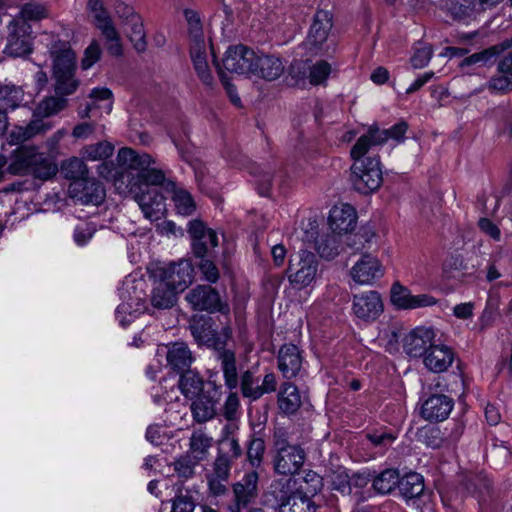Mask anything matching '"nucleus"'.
<instances>
[{
	"mask_svg": "<svg viewBox=\"0 0 512 512\" xmlns=\"http://www.w3.org/2000/svg\"><path fill=\"white\" fill-rule=\"evenodd\" d=\"M114 152V146L108 141L86 145L81 150L83 159L90 161H105Z\"/></svg>",
	"mask_w": 512,
	"mask_h": 512,
	"instance_id": "09e8293b",
	"label": "nucleus"
},
{
	"mask_svg": "<svg viewBox=\"0 0 512 512\" xmlns=\"http://www.w3.org/2000/svg\"><path fill=\"white\" fill-rule=\"evenodd\" d=\"M74 198L84 205H100L105 199V189L103 185L94 180L86 178L82 182H76L72 186Z\"/></svg>",
	"mask_w": 512,
	"mask_h": 512,
	"instance_id": "b1692460",
	"label": "nucleus"
},
{
	"mask_svg": "<svg viewBox=\"0 0 512 512\" xmlns=\"http://www.w3.org/2000/svg\"><path fill=\"white\" fill-rule=\"evenodd\" d=\"M489 90L498 93H507L512 91V73L511 76L507 74H501L492 77L488 82Z\"/></svg>",
	"mask_w": 512,
	"mask_h": 512,
	"instance_id": "774afa93",
	"label": "nucleus"
},
{
	"mask_svg": "<svg viewBox=\"0 0 512 512\" xmlns=\"http://www.w3.org/2000/svg\"><path fill=\"white\" fill-rule=\"evenodd\" d=\"M454 361V353L446 345L432 343L427 350L423 362L427 369L434 373H441L448 369Z\"/></svg>",
	"mask_w": 512,
	"mask_h": 512,
	"instance_id": "bb28decb",
	"label": "nucleus"
},
{
	"mask_svg": "<svg viewBox=\"0 0 512 512\" xmlns=\"http://www.w3.org/2000/svg\"><path fill=\"white\" fill-rule=\"evenodd\" d=\"M284 70L285 66L280 57L256 52L250 75L266 81H274L284 73Z\"/></svg>",
	"mask_w": 512,
	"mask_h": 512,
	"instance_id": "a211bd4d",
	"label": "nucleus"
},
{
	"mask_svg": "<svg viewBox=\"0 0 512 512\" xmlns=\"http://www.w3.org/2000/svg\"><path fill=\"white\" fill-rule=\"evenodd\" d=\"M434 336L431 328H415L404 337L403 350L410 357H424L432 345Z\"/></svg>",
	"mask_w": 512,
	"mask_h": 512,
	"instance_id": "412c9836",
	"label": "nucleus"
},
{
	"mask_svg": "<svg viewBox=\"0 0 512 512\" xmlns=\"http://www.w3.org/2000/svg\"><path fill=\"white\" fill-rule=\"evenodd\" d=\"M331 73V65L324 60L316 62L310 67L309 80L312 85H319L326 81Z\"/></svg>",
	"mask_w": 512,
	"mask_h": 512,
	"instance_id": "052dcab7",
	"label": "nucleus"
},
{
	"mask_svg": "<svg viewBox=\"0 0 512 512\" xmlns=\"http://www.w3.org/2000/svg\"><path fill=\"white\" fill-rule=\"evenodd\" d=\"M48 15L49 10L46 5L30 1L21 6L19 16L14 19H23L28 23V21H40L47 18Z\"/></svg>",
	"mask_w": 512,
	"mask_h": 512,
	"instance_id": "864d4df0",
	"label": "nucleus"
},
{
	"mask_svg": "<svg viewBox=\"0 0 512 512\" xmlns=\"http://www.w3.org/2000/svg\"><path fill=\"white\" fill-rule=\"evenodd\" d=\"M319 268L317 256L308 250H300L289 258L287 277L298 289L309 286L316 278Z\"/></svg>",
	"mask_w": 512,
	"mask_h": 512,
	"instance_id": "39448f33",
	"label": "nucleus"
},
{
	"mask_svg": "<svg viewBox=\"0 0 512 512\" xmlns=\"http://www.w3.org/2000/svg\"><path fill=\"white\" fill-rule=\"evenodd\" d=\"M268 496L274 498L279 512H316L314 502L297 489L296 480L293 478L274 480Z\"/></svg>",
	"mask_w": 512,
	"mask_h": 512,
	"instance_id": "7ed1b4c3",
	"label": "nucleus"
},
{
	"mask_svg": "<svg viewBox=\"0 0 512 512\" xmlns=\"http://www.w3.org/2000/svg\"><path fill=\"white\" fill-rule=\"evenodd\" d=\"M24 99L23 90L14 85L0 82V109L7 112L8 109L17 108Z\"/></svg>",
	"mask_w": 512,
	"mask_h": 512,
	"instance_id": "c03bdc74",
	"label": "nucleus"
},
{
	"mask_svg": "<svg viewBox=\"0 0 512 512\" xmlns=\"http://www.w3.org/2000/svg\"><path fill=\"white\" fill-rule=\"evenodd\" d=\"M399 472L397 469L388 468L373 476L372 485L374 490L379 494H389L399 482Z\"/></svg>",
	"mask_w": 512,
	"mask_h": 512,
	"instance_id": "a18cd8bd",
	"label": "nucleus"
},
{
	"mask_svg": "<svg viewBox=\"0 0 512 512\" xmlns=\"http://www.w3.org/2000/svg\"><path fill=\"white\" fill-rule=\"evenodd\" d=\"M476 0H445L443 11L455 21L472 16Z\"/></svg>",
	"mask_w": 512,
	"mask_h": 512,
	"instance_id": "37998d69",
	"label": "nucleus"
},
{
	"mask_svg": "<svg viewBox=\"0 0 512 512\" xmlns=\"http://www.w3.org/2000/svg\"><path fill=\"white\" fill-rule=\"evenodd\" d=\"M47 47L52 58V75L76 73V53L68 41L50 35Z\"/></svg>",
	"mask_w": 512,
	"mask_h": 512,
	"instance_id": "9d476101",
	"label": "nucleus"
},
{
	"mask_svg": "<svg viewBox=\"0 0 512 512\" xmlns=\"http://www.w3.org/2000/svg\"><path fill=\"white\" fill-rule=\"evenodd\" d=\"M433 54L432 46L425 43H418L414 48V54L412 55L410 62L416 69L425 67Z\"/></svg>",
	"mask_w": 512,
	"mask_h": 512,
	"instance_id": "bf43d9fd",
	"label": "nucleus"
},
{
	"mask_svg": "<svg viewBox=\"0 0 512 512\" xmlns=\"http://www.w3.org/2000/svg\"><path fill=\"white\" fill-rule=\"evenodd\" d=\"M37 159H40V153L35 147L20 146L10 155L7 171L12 175L30 174Z\"/></svg>",
	"mask_w": 512,
	"mask_h": 512,
	"instance_id": "5701e85b",
	"label": "nucleus"
},
{
	"mask_svg": "<svg viewBox=\"0 0 512 512\" xmlns=\"http://www.w3.org/2000/svg\"><path fill=\"white\" fill-rule=\"evenodd\" d=\"M184 16L188 25L190 47L207 45L204 37L202 22L198 12L192 9H185Z\"/></svg>",
	"mask_w": 512,
	"mask_h": 512,
	"instance_id": "a19ab883",
	"label": "nucleus"
},
{
	"mask_svg": "<svg viewBox=\"0 0 512 512\" xmlns=\"http://www.w3.org/2000/svg\"><path fill=\"white\" fill-rule=\"evenodd\" d=\"M68 100L63 96H49L44 98L37 106L34 116L49 117L64 110Z\"/></svg>",
	"mask_w": 512,
	"mask_h": 512,
	"instance_id": "8fccbe9b",
	"label": "nucleus"
},
{
	"mask_svg": "<svg viewBox=\"0 0 512 512\" xmlns=\"http://www.w3.org/2000/svg\"><path fill=\"white\" fill-rule=\"evenodd\" d=\"M260 380V376L253 369L242 372L238 383L242 396L250 401H256L263 395L276 391L277 378L275 373L267 372L261 383Z\"/></svg>",
	"mask_w": 512,
	"mask_h": 512,
	"instance_id": "0eeeda50",
	"label": "nucleus"
},
{
	"mask_svg": "<svg viewBox=\"0 0 512 512\" xmlns=\"http://www.w3.org/2000/svg\"><path fill=\"white\" fill-rule=\"evenodd\" d=\"M213 445V438L201 430L194 431L189 439V450L186 453L191 454L201 462L208 456L209 449Z\"/></svg>",
	"mask_w": 512,
	"mask_h": 512,
	"instance_id": "58836bf2",
	"label": "nucleus"
},
{
	"mask_svg": "<svg viewBox=\"0 0 512 512\" xmlns=\"http://www.w3.org/2000/svg\"><path fill=\"white\" fill-rule=\"evenodd\" d=\"M222 397V386L208 382L207 388L200 395L196 396L191 404L193 419L197 423H205L217 413L216 406Z\"/></svg>",
	"mask_w": 512,
	"mask_h": 512,
	"instance_id": "9b49d317",
	"label": "nucleus"
},
{
	"mask_svg": "<svg viewBox=\"0 0 512 512\" xmlns=\"http://www.w3.org/2000/svg\"><path fill=\"white\" fill-rule=\"evenodd\" d=\"M242 453L237 439L224 436L219 441L217 456L213 462L212 472L209 474L217 476L220 479H229L232 464L241 457Z\"/></svg>",
	"mask_w": 512,
	"mask_h": 512,
	"instance_id": "f8f14e48",
	"label": "nucleus"
},
{
	"mask_svg": "<svg viewBox=\"0 0 512 512\" xmlns=\"http://www.w3.org/2000/svg\"><path fill=\"white\" fill-rule=\"evenodd\" d=\"M117 162L127 170L126 187L145 217L152 221L160 219L165 211L164 198L153 187L165 183L164 172L153 166L155 161L149 154H139L128 147L118 151Z\"/></svg>",
	"mask_w": 512,
	"mask_h": 512,
	"instance_id": "f257e3e1",
	"label": "nucleus"
},
{
	"mask_svg": "<svg viewBox=\"0 0 512 512\" xmlns=\"http://www.w3.org/2000/svg\"><path fill=\"white\" fill-rule=\"evenodd\" d=\"M166 347L167 364L174 372L181 374L190 370L194 357L185 342H174Z\"/></svg>",
	"mask_w": 512,
	"mask_h": 512,
	"instance_id": "393cba45",
	"label": "nucleus"
},
{
	"mask_svg": "<svg viewBox=\"0 0 512 512\" xmlns=\"http://www.w3.org/2000/svg\"><path fill=\"white\" fill-rule=\"evenodd\" d=\"M398 489L406 500L418 498L424 491V479L416 472L407 473L403 477L399 476Z\"/></svg>",
	"mask_w": 512,
	"mask_h": 512,
	"instance_id": "c9c22d12",
	"label": "nucleus"
},
{
	"mask_svg": "<svg viewBox=\"0 0 512 512\" xmlns=\"http://www.w3.org/2000/svg\"><path fill=\"white\" fill-rule=\"evenodd\" d=\"M35 119H32L27 126H16L9 134V143L12 145H17L23 143L30 138L45 133L50 130L52 125L48 121H44L39 116H34Z\"/></svg>",
	"mask_w": 512,
	"mask_h": 512,
	"instance_id": "c756f323",
	"label": "nucleus"
},
{
	"mask_svg": "<svg viewBox=\"0 0 512 512\" xmlns=\"http://www.w3.org/2000/svg\"><path fill=\"white\" fill-rule=\"evenodd\" d=\"M190 331L194 339L202 345L213 347L225 346V341L221 340L217 332L212 328L211 317H194L189 325Z\"/></svg>",
	"mask_w": 512,
	"mask_h": 512,
	"instance_id": "4be33fe9",
	"label": "nucleus"
},
{
	"mask_svg": "<svg viewBox=\"0 0 512 512\" xmlns=\"http://www.w3.org/2000/svg\"><path fill=\"white\" fill-rule=\"evenodd\" d=\"M126 33L134 48L138 52H143L146 49V34L144 31L143 22L140 16L133 17L127 25H125Z\"/></svg>",
	"mask_w": 512,
	"mask_h": 512,
	"instance_id": "3c124183",
	"label": "nucleus"
},
{
	"mask_svg": "<svg viewBox=\"0 0 512 512\" xmlns=\"http://www.w3.org/2000/svg\"><path fill=\"white\" fill-rule=\"evenodd\" d=\"M193 267L188 260L171 264L164 272L163 280L177 291H183L193 280Z\"/></svg>",
	"mask_w": 512,
	"mask_h": 512,
	"instance_id": "cd10ccee",
	"label": "nucleus"
},
{
	"mask_svg": "<svg viewBox=\"0 0 512 512\" xmlns=\"http://www.w3.org/2000/svg\"><path fill=\"white\" fill-rule=\"evenodd\" d=\"M179 388L181 393L189 399H194L206 390L203 379L191 369L180 374Z\"/></svg>",
	"mask_w": 512,
	"mask_h": 512,
	"instance_id": "ea45409f",
	"label": "nucleus"
},
{
	"mask_svg": "<svg viewBox=\"0 0 512 512\" xmlns=\"http://www.w3.org/2000/svg\"><path fill=\"white\" fill-rule=\"evenodd\" d=\"M504 52V45H494L480 52H476L460 63V67L464 70L471 65H487L492 64Z\"/></svg>",
	"mask_w": 512,
	"mask_h": 512,
	"instance_id": "79ce46f5",
	"label": "nucleus"
},
{
	"mask_svg": "<svg viewBox=\"0 0 512 512\" xmlns=\"http://www.w3.org/2000/svg\"><path fill=\"white\" fill-rule=\"evenodd\" d=\"M353 281L360 285L372 284L384 275L380 261L371 254H363L349 272Z\"/></svg>",
	"mask_w": 512,
	"mask_h": 512,
	"instance_id": "dca6fc26",
	"label": "nucleus"
},
{
	"mask_svg": "<svg viewBox=\"0 0 512 512\" xmlns=\"http://www.w3.org/2000/svg\"><path fill=\"white\" fill-rule=\"evenodd\" d=\"M57 171V165L43 153H40V159L35 161L30 174H32L35 178L46 181L55 176Z\"/></svg>",
	"mask_w": 512,
	"mask_h": 512,
	"instance_id": "5fc2aeb1",
	"label": "nucleus"
},
{
	"mask_svg": "<svg viewBox=\"0 0 512 512\" xmlns=\"http://www.w3.org/2000/svg\"><path fill=\"white\" fill-rule=\"evenodd\" d=\"M215 350L217 353L216 358L221 365L226 387L230 390L237 388L239 383V376L236 366L235 353L230 349H226L225 346H222L221 348L218 347Z\"/></svg>",
	"mask_w": 512,
	"mask_h": 512,
	"instance_id": "7c9ffc66",
	"label": "nucleus"
},
{
	"mask_svg": "<svg viewBox=\"0 0 512 512\" xmlns=\"http://www.w3.org/2000/svg\"><path fill=\"white\" fill-rule=\"evenodd\" d=\"M88 97L91 103L85 105L84 108H79L78 116L81 119L90 118V113L93 109L102 108L107 114L112 110V91L106 87L94 88L89 93Z\"/></svg>",
	"mask_w": 512,
	"mask_h": 512,
	"instance_id": "2f4dec72",
	"label": "nucleus"
},
{
	"mask_svg": "<svg viewBox=\"0 0 512 512\" xmlns=\"http://www.w3.org/2000/svg\"><path fill=\"white\" fill-rule=\"evenodd\" d=\"M258 480V473L250 471L233 485L235 505L230 507L231 512H240L241 507H246L254 501L258 495Z\"/></svg>",
	"mask_w": 512,
	"mask_h": 512,
	"instance_id": "6ab92c4d",
	"label": "nucleus"
},
{
	"mask_svg": "<svg viewBox=\"0 0 512 512\" xmlns=\"http://www.w3.org/2000/svg\"><path fill=\"white\" fill-rule=\"evenodd\" d=\"M265 452V442L262 438L253 437L248 445L247 459L253 467H259Z\"/></svg>",
	"mask_w": 512,
	"mask_h": 512,
	"instance_id": "13d9d810",
	"label": "nucleus"
},
{
	"mask_svg": "<svg viewBox=\"0 0 512 512\" xmlns=\"http://www.w3.org/2000/svg\"><path fill=\"white\" fill-rule=\"evenodd\" d=\"M341 242V235L336 233L322 235L316 241L317 252L324 259H334L340 252Z\"/></svg>",
	"mask_w": 512,
	"mask_h": 512,
	"instance_id": "49530a36",
	"label": "nucleus"
},
{
	"mask_svg": "<svg viewBox=\"0 0 512 512\" xmlns=\"http://www.w3.org/2000/svg\"><path fill=\"white\" fill-rule=\"evenodd\" d=\"M453 379L452 385H449L445 377L438 378L433 388L435 393L426 399L421 407V416L425 420L439 422L449 416L453 409L454 401L443 393H457L463 389L464 385L461 374H454Z\"/></svg>",
	"mask_w": 512,
	"mask_h": 512,
	"instance_id": "f03ea898",
	"label": "nucleus"
},
{
	"mask_svg": "<svg viewBox=\"0 0 512 512\" xmlns=\"http://www.w3.org/2000/svg\"><path fill=\"white\" fill-rule=\"evenodd\" d=\"M302 400L298 388L291 382H284L278 394L279 409L285 414H294L301 407Z\"/></svg>",
	"mask_w": 512,
	"mask_h": 512,
	"instance_id": "72a5a7b5",
	"label": "nucleus"
},
{
	"mask_svg": "<svg viewBox=\"0 0 512 512\" xmlns=\"http://www.w3.org/2000/svg\"><path fill=\"white\" fill-rule=\"evenodd\" d=\"M391 302L400 309H416L433 306L437 300L429 294L412 295L410 290L395 282L391 287Z\"/></svg>",
	"mask_w": 512,
	"mask_h": 512,
	"instance_id": "f3484780",
	"label": "nucleus"
},
{
	"mask_svg": "<svg viewBox=\"0 0 512 512\" xmlns=\"http://www.w3.org/2000/svg\"><path fill=\"white\" fill-rule=\"evenodd\" d=\"M190 57L200 80L207 86L213 83V76L207 61V45L190 47Z\"/></svg>",
	"mask_w": 512,
	"mask_h": 512,
	"instance_id": "e433bc0d",
	"label": "nucleus"
},
{
	"mask_svg": "<svg viewBox=\"0 0 512 512\" xmlns=\"http://www.w3.org/2000/svg\"><path fill=\"white\" fill-rule=\"evenodd\" d=\"M350 180L354 189L362 194L376 191L383 182L380 160L378 157H352Z\"/></svg>",
	"mask_w": 512,
	"mask_h": 512,
	"instance_id": "20e7f679",
	"label": "nucleus"
},
{
	"mask_svg": "<svg viewBox=\"0 0 512 512\" xmlns=\"http://www.w3.org/2000/svg\"><path fill=\"white\" fill-rule=\"evenodd\" d=\"M419 436L427 446L433 449L441 447L443 443L441 431L437 427H425L420 430Z\"/></svg>",
	"mask_w": 512,
	"mask_h": 512,
	"instance_id": "69168bd1",
	"label": "nucleus"
},
{
	"mask_svg": "<svg viewBox=\"0 0 512 512\" xmlns=\"http://www.w3.org/2000/svg\"><path fill=\"white\" fill-rule=\"evenodd\" d=\"M302 367V356L294 344L283 345L278 352V368L282 375L291 379L298 375Z\"/></svg>",
	"mask_w": 512,
	"mask_h": 512,
	"instance_id": "a878e982",
	"label": "nucleus"
},
{
	"mask_svg": "<svg viewBox=\"0 0 512 512\" xmlns=\"http://www.w3.org/2000/svg\"><path fill=\"white\" fill-rule=\"evenodd\" d=\"M61 172L66 179L82 182L87 178L88 168L82 159L73 157L62 163Z\"/></svg>",
	"mask_w": 512,
	"mask_h": 512,
	"instance_id": "603ef678",
	"label": "nucleus"
},
{
	"mask_svg": "<svg viewBox=\"0 0 512 512\" xmlns=\"http://www.w3.org/2000/svg\"><path fill=\"white\" fill-rule=\"evenodd\" d=\"M32 27L23 19H13L8 25L5 53L12 57H23L32 52Z\"/></svg>",
	"mask_w": 512,
	"mask_h": 512,
	"instance_id": "423d86ee",
	"label": "nucleus"
},
{
	"mask_svg": "<svg viewBox=\"0 0 512 512\" xmlns=\"http://www.w3.org/2000/svg\"><path fill=\"white\" fill-rule=\"evenodd\" d=\"M333 27V15L327 10H317L307 36L309 50L317 54L324 50L328 36Z\"/></svg>",
	"mask_w": 512,
	"mask_h": 512,
	"instance_id": "4468645a",
	"label": "nucleus"
},
{
	"mask_svg": "<svg viewBox=\"0 0 512 512\" xmlns=\"http://www.w3.org/2000/svg\"><path fill=\"white\" fill-rule=\"evenodd\" d=\"M105 39L107 51L110 55L119 57L123 54L122 44L120 42V36L116 28L106 29L101 33Z\"/></svg>",
	"mask_w": 512,
	"mask_h": 512,
	"instance_id": "680f3d73",
	"label": "nucleus"
},
{
	"mask_svg": "<svg viewBox=\"0 0 512 512\" xmlns=\"http://www.w3.org/2000/svg\"><path fill=\"white\" fill-rule=\"evenodd\" d=\"M354 314L365 321L375 320L383 312V302L377 291H368L353 298Z\"/></svg>",
	"mask_w": 512,
	"mask_h": 512,
	"instance_id": "aec40b11",
	"label": "nucleus"
},
{
	"mask_svg": "<svg viewBox=\"0 0 512 512\" xmlns=\"http://www.w3.org/2000/svg\"><path fill=\"white\" fill-rule=\"evenodd\" d=\"M172 200L177 212L181 215H191L196 209L192 196L185 190H174Z\"/></svg>",
	"mask_w": 512,
	"mask_h": 512,
	"instance_id": "4d7b16f0",
	"label": "nucleus"
},
{
	"mask_svg": "<svg viewBox=\"0 0 512 512\" xmlns=\"http://www.w3.org/2000/svg\"><path fill=\"white\" fill-rule=\"evenodd\" d=\"M389 139L386 130L371 126L367 133L362 135L351 149V157L365 156L371 146L382 145Z\"/></svg>",
	"mask_w": 512,
	"mask_h": 512,
	"instance_id": "473e14b6",
	"label": "nucleus"
},
{
	"mask_svg": "<svg viewBox=\"0 0 512 512\" xmlns=\"http://www.w3.org/2000/svg\"><path fill=\"white\" fill-rule=\"evenodd\" d=\"M185 300L196 311L220 312L224 315H228L230 311L218 291L209 285H197L185 295Z\"/></svg>",
	"mask_w": 512,
	"mask_h": 512,
	"instance_id": "6e6552de",
	"label": "nucleus"
},
{
	"mask_svg": "<svg viewBox=\"0 0 512 512\" xmlns=\"http://www.w3.org/2000/svg\"><path fill=\"white\" fill-rule=\"evenodd\" d=\"M200 462L189 453H184L173 462V468L179 478L189 479L195 475V468Z\"/></svg>",
	"mask_w": 512,
	"mask_h": 512,
	"instance_id": "6e6d98bb",
	"label": "nucleus"
},
{
	"mask_svg": "<svg viewBox=\"0 0 512 512\" xmlns=\"http://www.w3.org/2000/svg\"><path fill=\"white\" fill-rule=\"evenodd\" d=\"M177 293V290L162 279L152 291L150 299L151 304L157 309H169L175 305Z\"/></svg>",
	"mask_w": 512,
	"mask_h": 512,
	"instance_id": "f704fd0d",
	"label": "nucleus"
},
{
	"mask_svg": "<svg viewBox=\"0 0 512 512\" xmlns=\"http://www.w3.org/2000/svg\"><path fill=\"white\" fill-rule=\"evenodd\" d=\"M306 460V452L300 445L274 452L272 457L273 470L278 475L292 478L299 473Z\"/></svg>",
	"mask_w": 512,
	"mask_h": 512,
	"instance_id": "ddd939ff",
	"label": "nucleus"
},
{
	"mask_svg": "<svg viewBox=\"0 0 512 512\" xmlns=\"http://www.w3.org/2000/svg\"><path fill=\"white\" fill-rule=\"evenodd\" d=\"M356 219V212L352 206L346 204L341 207H333L329 215L332 233L341 235L353 230L356 226Z\"/></svg>",
	"mask_w": 512,
	"mask_h": 512,
	"instance_id": "c85d7f7f",
	"label": "nucleus"
},
{
	"mask_svg": "<svg viewBox=\"0 0 512 512\" xmlns=\"http://www.w3.org/2000/svg\"><path fill=\"white\" fill-rule=\"evenodd\" d=\"M198 267L206 281L215 283L219 279V270L215 265L213 258L201 257Z\"/></svg>",
	"mask_w": 512,
	"mask_h": 512,
	"instance_id": "338daca9",
	"label": "nucleus"
},
{
	"mask_svg": "<svg viewBox=\"0 0 512 512\" xmlns=\"http://www.w3.org/2000/svg\"><path fill=\"white\" fill-rule=\"evenodd\" d=\"M462 484L472 495L485 500L491 491V481L483 473H468L464 476Z\"/></svg>",
	"mask_w": 512,
	"mask_h": 512,
	"instance_id": "4c0bfd02",
	"label": "nucleus"
},
{
	"mask_svg": "<svg viewBox=\"0 0 512 512\" xmlns=\"http://www.w3.org/2000/svg\"><path fill=\"white\" fill-rule=\"evenodd\" d=\"M54 81L53 87L56 95L66 96L74 94L80 86V80L76 78V73H66L52 75Z\"/></svg>",
	"mask_w": 512,
	"mask_h": 512,
	"instance_id": "de8ad7c7",
	"label": "nucleus"
},
{
	"mask_svg": "<svg viewBox=\"0 0 512 512\" xmlns=\"http://www.w3.org/2000/svg\"><path fill=\"white\" fill-rule=\"evenodd\" d=\"M368 441L372 443L374 447L380 449H387L396 440V436L393 433L375 430L366 434Z\"/></svg>",
	"mask_w": 512,
	"mask_h": 512,
	"instance_id": "0e129e2a",
	"label": "nucleus"
},
{
	"mask_svg": "<svg viewBox=\"0 0 512 512\" xmlns=\"http://www.w3.org/2000/svg\"><path fill=\"white\" fill-rule=\"evenodd\" d=\"M256 51L242 45L230 46L222 60L224 68L238 75H250Z\"/></svg>",
	"mask_w": 512,
	"mask_h": 512,
	"instance_id": "2eb2a0df",
	"label": "nucleus"
},
{
	"mask_svg": "<svg viewBox=\"0 0 512 512\" xmlns=\"http://www.w3.org/2000/svg\"><path fill=\"white\" fill-rule=\"evenodd\" d=\"M188 233L192 241V252L196 258H214L218 237L213 229L206 227L200 220H193L189 222Z\"/></svg>",
	"mask_w": 512,
	"mask_h": 512,
	"instance_id": "1a4fd4ad",
	"label": "nucleus"
},
{
	"mask_svg": "<svg viewBox=\"0 0 512 512\" xmlns=\"http://www.w3.org/2000/svg\"><path fill=\"white\" fill-rule=\"evenodd\" d=\"M102 55V49L97 40H92L89 46L84 50L83 58L81 59L82 70L90 69L97 63Z\"/></svg>",
	"mask_w": 512,
	"mask_h": 512,
	"instance_id": "e2e57ef3",
	"label": "nucleus"
}]
</instances>
